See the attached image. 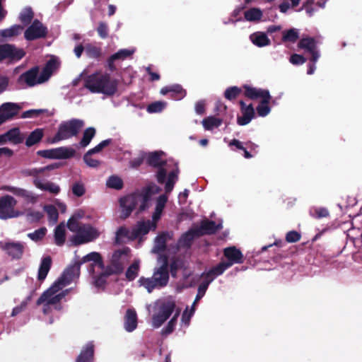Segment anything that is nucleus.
<instances>
[{"label": "nucleus", "mask_w": 362, "mask_h": 362, "mask_svg": "<svg viewBox=\"0 0 362 362\" xmlns=\"http://www.w3.org/2000/svg\"><path fill=\"white\" fill-rule=\"evenodd\" d=\"M100 235V231L90 224H83L78 233L73 235L71 242L76 246L88 243L98 239Z\"/></svg>", "instance_id": "6"}, {"label": "nucleus", "mask_w": 362, "mask_h": 362, "mask_svg": "<svg viewBox=\"0 0 362 362\" xmlns=\"http://www.w3.org/2000/svg\"><path fill=\"white\" fill-rule=\"evenodd\" d=\"M298 46L301 49H305L308 52L316 49L315 40L313 37L302 38L298 42Z\"/></svg>", "instance_id": "47"}, {"label": "nucleus", "mask_w": 362, "mask_h": 362, "mask_svg": "<svg viewBox=\"0 0 362 362\" xmlns=\"http://www.w3.org/2000/svg\"><path fill=\"white\" fill-rule=\"evenodd\" d=\"M52 266V258L50 256H47L44 257L40 263L39 269H38V274H37V279L40 281H42L45 279L50 268Z\"/></svg>", "instance_id": "30"}, {"label": "nucleus", "mask_w": 362, "mask_h": 362, "mask_svg": "<svg viewBox=\"0 0 362 362\" xmlns=\"http://www.w3.org/2000/svg\"><path fill=\"white\" fill-rule=\"evenodd\" d=\"M108 271L105 269L99 275L94 276V284L98 288L104 287L107 283V278L112 274H108Z\"/></svg>", "instance_id": "52"}, {"label": "nucleus", "mask_w": 362, "mask_h": 362, "mask_svg": "<svg viewBox=\"0 0 362 362\" xmlns=\"http://www.w3.org/2000/svg\"><path fill=\"white\" fill-rule=\"evenodd\" d=\"M166 106L163 101H156L147 106L146 110L149 113H158L162 112Z\"/></svg>", "instance_id": "55"}, {"label": "nucleus", "mask_w": 362, "mask_h": 362, "mask_svg": "<svg viewBox=\"0 0 362 362\" xmlns=\"http://www.w3.org/2000/svg\"><path fill=\"white\" fill-rule=\"evenodd\" d=\"M212 281H213V278H211L209 280H206L205 282H204L201 285H199V286L198 288V293L196 296V298L193 302L192 307L195 308V305L204 296L205 292H206L209 284Z\"/></svg>", "instance_id": "54"}, {"label": "nucleus", "mask_w": 362, "mask_h": 362, "mask_svg": "<svg viewBox=\"0 0 362 362\" xmlns=\"http://www.w3.org/2000/svg\"><path fill=\"white\" fill-rule=\"evenodd\" d=\"M167 201L168 197L165 194H161L158 197L156 200L155 211L152 215L153 221L157 222L160 218Z\"/></svg>", "instance_id": "29"}, {"label": "nucleus", "mask_w": 362, "mask_h": 362, "mask_svg": "<svg viewBox=\"0 0 362 362\" xmlns=\"http://www.w3.org/2000/svg\"><path fill=\"white\" fill-rule=\"evenodd\" d=\"M83 86L91 93L112 96L117 91L118 81L110 74L98 71L88 76Z\"/></svg>", "instance_id": "1"}, {"label": "nucleus", "mask_w": 362, "mask_h": 362, "mask_svg": "<svg viewBox=\"0 0 362 362\" xmlns=\"http://www.w3.org/2000/svg\"><path fill=\"white\" fill-rule=\"evenodd\" d=\"M199 237L204 235H213L222 228V224H216L214 221L204 219L201 221L199 227L195 228Z\"/></svg>", "instance_id": "17"}, {"label": "nucleus", "mask_w": 362, "mask_h": 362, "mask_svg": "<svg viewBox=\"0 0 362 362\" xmlns=\"http://www.w3.org/2000/svg\"><path fill=\"white\" fill-rule=\"evenodd\" d=\"M230 267V263L221 262L218 263L216 266L209 269L206 273H203L202 274V276H205L206 280H209L211 278H213L214 279V277L221 275L227 269H228Z\"/></svg>", "instance_id": "26"}, {"label": "nucleus", "mask_w": 362, "mask_h": 362, "mask_svg": "<svg viewBox=\"0 0 362 362\" xmlns=\"http://www.w3.org/2000/svg\"><path fill=\"white\" fill-rule=\"evenodd\" d=\"M81 263H74L68 266L63 272L60 277L45 291L43 292V298L49 293L58 294L64 286L70 284L75 279L80 276Z\"/></svg>", "instance_id": "4"}, {"label": "nucleus", "mask_w": 362, "mask_h": 362, "mask_svg": "<svg viewBox=\"0 0 362 362\" xmlns=\"http://www.w3.org/2000/svg\"><path fill=\"white\" fill-rule=\"evenodd\" d=\"M299 38V35L297 30L294 28H291L283 32L282 41L284 42H289L294 43Z\"/></svg>", "instance_id": "51"}, {"label": "nucleus", "mask_w": 362, "mask_h": 362, "mask_svg": "<svg viewBox=\"0 0 362 362\" xmlns=\"http://www.w3.org/2000/svg\"><path fill=\"white\" fill-rule=\"evenodd\" d=\"M21 107L14 103H4L0 106V122L1 124H4L8 120L12 119L14 117H16Z\"/></svg>", "instance_id": "13"}, {"label": "nucleus", "mask_w": 362, "mask_h": 362, "mask_svg": "<svg viewBox=\"0 0 362 362\" xmlns=\"http://www.w3.org/2000/svg\"><path fill=\"white\" fill-rule=\"evenodd\" d=\"M4 189L16 196L23 198L28 202L35 203L37 201V197L32 192L25 189L12 186H6Z\"/></svg>", "instance_id": "22"}, {"label": "nucleus", "mask_w": 362, "mask_h": 362, "mask_svg": "<svg viewBox=\"0 0 362 362\" xmlns=\"http://www.w3.org/2000/svg\"><path fill=\"white\" fill-rule=\"evenodd\" d=\"M168 235V233H163L156 237L155 250L157 252H163L165 250Z\"/></svg>", "instance_id": "48"}, {"label": "nucleus", "mask_w": 362, "mask_h": 362, "mask_svg": "<svg viewBox=\"0 0 362 362\" xmlns=\"http://www.w3.org/2000/svg\"><path fill=\"white\" fill-rule=\"evenodd\" d=\"M25 55V52L14 45H0V62L7 60L9 63L18 62Z\"/></svg>", "instance_id": "8"}, {"label": "nucleus", "mask_w": 362, "mask_h": 362, "mask_svg": "<svg viewBox=\"0 0 362 362\" xmlns=\"http://www.w3.org/2000/svg\"><path fill=\"white\" fill-rule=\"evenodd\" d=\"M162 95L170 93V97L172 99L180 100L184 98L187 95V91L181 85L174 84L170 86H165L160 89Z\"/></svg>", "instance_id": "18"}, {"label": "nucleus", "mask_w": 362, "mask_h": 362, "mask_svg": "<svg viewBox=\"0 0 362 362\" xmlns=\"http://www.w3.org/2000/svg\"><path fill=\"white\" fill-rule=\"evenodd\" d=\"M37 154L45 158L57 159V148L40 150L37 152Z\"/></svg>", "instance_id": "62"}, {"label": "nucleus", "mask_w": 362, "mask_h": 362, "mask_svg": "<svg viewBox=\"0 0 362 362\" xmlns=\"http://www.w3.org/2000/svg\"><path fill=\"white\" fill-rule=\"evenodd\" d=\"M242 116H238L237 123L240 126L249 124L255 117V109L252 103L247 105L243 100L239 101Z\"/></svg>", "instance_id": "16"}, {"label": "nucleus", "mask_w": 362, "mask_h": 362, "mask_svg": "<svg viewBox=\"0 0 362 362\" xmlns=\"http://www.w3.org/2000/svg\"><path fill=\"white\" fill-rule=\"evenodd\" d=\"M107 187L117 190L121 189L123 186V180L117 175H111L106 182Z\"/></svg>", "instance_id": "50"}, {"label": "nucleus", "mask_w": 362, "mask_h": 362, "mask_svg": "<svg viewBox=\"0 0 362 362\" xmlns=\"http://www.w3.org/2000/svg\"><path fill=\"white\" fill-rule=\"evenodd\" d=\"M96 134V130L94 127H88L83 133V136L79 141V145L82 148H85L89 145L91 140L93 139Z\"/></svg>", "instance_id": "40"}, {"label": "nucleus", "mask_w": 362, "mask_h": 362, "mask_svg": "<svg viewBox=\"0 0 362 362\" xmlns=\"http://www.w3.org/2000/svg\"><path fill=\"white\" fill-rule=\"evenodd\" d=\"M23 30V27L21 25H13L9 28L0 30V36L3 37H12L18 36Z\"/></svg>", "instance_id": "43"}, {"label": "nucleus", "mask_w": 362, "mask_h": 362, "mask_svg": "<svg viewBox=\"0 0 362 362\" xmlns=\"http://www.w3.org/2000/svg\"><path fill=\"white\" fill-rule=\"evenodd\" d=\"M53 165H49L40 168H31V169H23L21 171V173L24 177L32 176L34 179L39 178V175L43 173L46 170L54 169Z\"/></svg>", "instance_id": "36"}, {"label": "nucleus", "mask_w": 362, "mask_h": 362, "mask_svg": "<svg viewBox=\"0 0 362 362\" xmlns=\"http://www.w3.org/2000/svg\"><path fill=\"white\" fill-rule=\"evenodd\" d=\"M0 248L13 259H20L24 252L25 244L21 242H0Z\"/></svg>", "instance_id": "12"}, {"label": "nucleus", "mask_w": 362, "mask_h": 362, "mask_svg": "<svg viewBox=\"0 0 362 362\" xmlns=\"http://www.w3.org/2000/svg\"><path fill=\"white\" fill-rule=\"evenodd\" d=\"M45 209L47 214L49 220L55 223L59 217V213L56 207L53 205H47L45 206Z\"/></svg>", "instance_id": "61"}, {"label": "nucleus", "mask_w": 362, "mask_h": 362, "mask_svg": "<svg viewBox=\"0 0 362 362\" xmlns=\"http://www.w3.org/2000/svg\"><path fill=\"white\" fill-rule=\"evenodd\" d=\"M271 98L272 96L270 95L267 98H265L262 99L259 104L257 106L256 110L259 116L265 117L269 114L271 108L269 106V104L270 103Z\"/></svg>", "instance_id": "41"}, {"label": "nucleus", "mask_w": 362, "mask_h": 362, "mask_svg": "<svg viewBox=\"0 0 362 362\" xmlns=\"http://www.w3.org/2000/svg\"><path fill=\"white\" fill-rule=\"evenodd\" d=\"M151 228L150 221H141L138 223L136 227L132 231V236L133 238H136L142 235L147 234Z\"/></svg>", "instance_id": "38"}, {"label": "nucleus", "mask_w": 362, "mask_h": 362, "mask_svg": "<svg viewBox=\"0 0 362 362\" xmlns=\"http://www.w3.org/2000/svg\"><path fill=\"white\" fill-rule=\"evenodd\" d=\"M175 302L173 300H165L160 303L158 313L153 315V327H160L173 314L175 309Z\"/></svg>", "instance_id": "7"}, {"label": "nucleus", "mask_w": 362, "mask_h": 362, "mask_svg": "<svg viewBox=\"0 0 362 362\" xmlns=\"http://www.w3.org/2000/svg\"><path fill=\"white\" fill-rule=\"evenodd\" d=\"M7 143L13 145L22 144L25 140V135L21 132L19 127H13L5 132Z\"/></svg>", "instance_id": "23"}, {"label": "nucleus", "mask_w": 362, "mask_h": 362, "mask_svg": "<svg viewBox=\"0 0 362 362\" xmlns=\"http://www.w3.org/2000/svg\"><path fill=\"white\" fill-rule=\"evenodd\" d=\"M54 240L55 243L59 246H62L64 244L66 240V231L63 224H59L55 228Z\"/></svg>", "instance_id": "44"}, {"label": "nucleus", "mask_w": 362, "mask_h": 362, "mask_svg": "<svg viewBox=\"0 0 362 362\" xmlns=\"http://www.w3.org/2000/svg\"><path fill=\"white\" fill-rule=\"evenodd\" d=\"M250 39L252 42L259 47L269 45L271 44L270 40L267 35L262 32H256L250 35Z\"/></svg>", "instance_id": "28"}, {"label": "nucleus", "mask_w": 362, "mask_h": 362, "mask_svg": "<svg viewBox=\"0 0 362 362\" xmlns=\"http://www.w3.org/2000/svg\"><path fill=\"white\" fill-rule=\"evenodd\" d=\"M34 17V13L30 7L25 8L20 13L19 20L27 25H29Z\"/></svg>", "instance_id": "49"}, {"label": "nucleus", "mask_w": 362, "mask_h": 362, "mask_svg": "<svg viewBox=\"0 0 362 362\" xmlns=\"http://www.w3.org/2000/svg\"><path fill=\"white\" fill-rule=\"evenodd\" d=\"M133 54V51L127 49H119L116 53L110 56L106 62L105 67L110 72H115L117 71L115 63L119 60H124Z\"/></svg>", "instance_id": "15"}, {"label": "nucleus", "mask_w": 362, "mask_h": 362, "mask_svg": "<svg viewBox=\"0 0 362 362\" xmlns=\"http://www.w3.org/2000/svg\"><path fill=\"white\" fill-rule=\"evenodd\" d=\"M195 238H199L198 233L196 232V228H190L179 238L178 245L181 247L189 248L191 247Z\"/></svg>", "instance_id": "25"}, {"label": "nucleus", "mask_w": 362, "mask_h": 362, "mask_svg": "<svg viewBox=\"0 0 362 362\" xmlns=\"http://www.w3.org/2000/svg\"><path fill=\"white\" fill-rule=\"evenodd\" d=\"M39 70L40 69L37 66L31 68L19 76L18 81L25 82L29 87H33L37 84L45 83V81H41V74L38 76Z\"/></svg>", "instance_id": "14"}, {"label": "nucleus", "mask_w": 362, "mask_h": 362, "mask_svg": "<svg viewBox=\"0 0 362 362\" xmlns=\"http://www.w3.org/2000/svg\"><path fill=\"white\" fill-rule=\"evenodd\" d=\"M262 11L259 8H251L244 12V18L249 22H258L262 17Z\"/></svg>", "instance_id": "35"}, {"label": "nucleus", "mask_w": 362, "mask_h": 362, "mask_svg": "<svg viewBox=\"0 0 362 362\" xmlns=\"http://www.w3.org/2000/svg\"><path fill=\"white\" fill-rule=\"evenodd\" d=\"M33 184L38 189L47 191L54 194H57L60 192V187L59 185L53 182H47L45 184H43L40 178L34 179Z\"/></svg>", "instance_id": "32"}, {"label": "nucleus", "mask_w": 362, "mask_h": 362, "mask_svg": "<svg viewBox=\"0 0 362 362\" xmlns=\"http://www.w3.org/2000/svg\"><path fill=\"white\" fill-rule=\"evenodd\" d=\"M62 296L58 294H54L52 293H49L45 297L43 298V293L41 294L40 298L37 299L36 302L37 305H40L42 303H47L49 305H54V308L56 310H60L62 309V305L59 304L62 300Z\"/></svg>", "instance_id": "21"}, {"label": "nucleus", "mask_w": 362, "mask_h": 362, "mask_svg": "<svg viewBox=\"0 0 362 362\" xmlns=\"http://www.w3.org/2000/svg\"><path fill=\"white\" fill-rule=\"evenodd\" d=\"M17 201L10 195L0 197V218L6 220L17 216L15 206Z\"/></svg>", "instance_id": "10"}, {"label": "nucleus", "mask_w": 362, "mask_h": 362, "mask_svg": "<svg viewBox=\"0 0 362 362\" xmlns=\"http://www.w3.org/2000/svg\"><path fill=\"white\" fill-rule=\"evenodd\" d=\"M139 270L140 261L138 259H135L126 271V279L129 281L134 280L137 277Z\"/></svg>", "instance_id": "39"}, {"label": "nucleus", "mask_w": 362, "mask_h": 362, "mask_svg": "<svg viewBox=\"0 0 362 362\" xmlns=\"http://www.w3.org/2000/svg\"><path fill=\"white\" fill-rule=\"evenodd\" d=\"M244 89V95L245 97L255 100L259 98H267L268 96L270 95V93L268 90L257 88L255 87L250 86L249 85H244L243 86Z\"/></svg>", "instance_id": "19"}, {"label": "nucleus", "mask_w": 362, "mask_h": 362, "mask_svg": "<svg viewBox=\"0 0 362 362\" xmlns=\"http://www.w3.org/2000/svg\"><path fill=\"white\" fill-rule=\"evenodd\" d=\"M85 52L88 57L100 60L103 57V49L101 47L92 44H87L85 46Z\"/></svg>", "instance_id": "37"}, {"label": "nucleus", "mask_w": 362, "mask_h": 362, "mask_svg": "<svg viewBox=\"0 0 362 362\" xmlns=\"http://www.w3.org/2000/svg\"><path fill=\"white\" fill-rule=\"evenodd\" d=\"M44 136V131L42 129H35L28 135L25 139V144L27 147H31L40 142Z\"/></svg>", "instance_id": "31"}, {"label": "nucleus", "mask_w": 362, "mask_h": 362, "mask_svg": "<svg viewBox=\"0 0 362 362\" xmlns=\"http://www.w3.org/2000/svg\"><path fill=\"white\" fill-rule=\"evenodd\" d=\"M47 35V28L39 20L35 19L25 30L24 37L32 41L40 38H44Z\"/></svg>", "instance_id": "11"}, {"label": "nucleus", "mask_w": 362, "mask_h": 362, "mask_svg": "<svg viewBox=\"0 0 362 362\" xmlns=\"http://www.w3.org/2000/svg\"><path fill=\"white\" fill-rule=\"evenodd\" d=\"M129 233V231L126 227H119L116 232L115 243L116 245H120L122 243L121 238L128 237Z\"/></svg>", "instance_id": "64"}, {"label": "nucleus", "mask_w": 362, "mask_h": 362, "mask_svg": "<svg viewBox=\"0 0 362 362\" xmlns=\"http://www.w3.org/2000/svg\"><path fill=\"white\" fill-rule=\"evenodd\" d=\"M139 202L140 195L139 193H132L121 197L119 200L121 209L120 218L122 219L128 218Z\"/></svg>", "instance_id": "9"}, {"label": "nucleus", "mask_w": 362, "mask_h": 362, "mask_svg": "<svg viewBox=\"0 0 362 362\" xmlns=\"http://www.w3.org/2000/svg\"><path fill=\"white\" fill-rule=\"evenodd\" d=\"M163 153L162 151L150 153L147 158L148 165L154 168L164 167L166 165V161L161 158Z\"/></svg>", "instance_id": "33"}, {"label": "nucleus", "mask_w": 362, "mask_h": 362, "mask_svg": "<svg viewBox=\"0 0 362 362\" xmlns=\"http://www.w3.org/2000/svg\"><path fill=\"white\" fill-rule=\"evenodd\" d=\"M169 265L168 259L165 257L162 264L154 269L151 277L141 276L138 280V284L150 293L156 288L165 287L169 282Z\"/></svg>", "instance_id": "2"}, {"label": "nucleus", "mask_w": 362, "mask_h": 362, "mask_svg": "<svg viewBox=\"0 0 362 362\" xmlns=\"http://www.w3.org/2000/svg\"><path fill=\"white\" fill-rule=\"evenodd\" d=\"M85 185L81 181H77L73 183L71 192L77 197H81L86 193Z\"/></svg>", "instance_id": "56"}, {"label": "nucleus", "mask_w": 362, "mask_h": 362, "mask_svg": "<svg viewBox=\"0 0 362 362\" xmlns=\"http://www.w3.org/2000/svg\"><path fill=\"white\" fill-rule=\"evenodd\" d=\"M81 216H77L76 217V214L71 217L67 222V227L69 229V230L72 232H75L76 234L78 233L79 230L81 229V226H79L78 222L77 221V218H80Z\"/></svg>", "instance_id": "63"}, {"label": "nucleus", "mask_w": 362, "mask_h": 362, "mask_svg": "<svg viewBox=\"0 0 362 362\" xmlns=\"http://www.w3.org/2000/svg\"><path fill=\"white\" fill-rule=\"evenodd\" d=\"M129 252L130 249L125 247L122 249L117 250L113 252L110 264L105 268L110 272L108 274L118 275L123 272L126 262V257Z\"/></svg>", "instance_id": "5"}, {"label": "nucleus", "mask_w": 362, "mask_h": 362, "mask_svg": "<svg viewBox=\"0 0 362 362\" xmlns=\"http://www.w3.org/2000/svg\"><path fill=\"white\" fill-rule=\"evenodd\" d=\"M94 345L92 342L88 343L81 350L76 358V362H90L93 358Z\"/></svg>", "instance_id": "27"}, {"label": "nucleus", "mask_w": 362, "mask_h": 362, "mask_svg": "<svg viewBox=\"0 0 362 362\" xmlns=\"http://www.w3.org/2000/svg\"><path fill=\"white\" fill-rule=\"evenodd\" d=\"M76 150L71 147L61 146L57 148V159H69L74 157Z\"/></svg>", "instance_id": "46"}, {"label": "nucleus", "mask_w": 362, "mask_h": 362, "mask_svg": "<svg viewBox=\"0 0 362 362\" xmlns=\"http://www.w3.org/2000/svg\"><path fill=\"white\" fill-rule=\"evenodd\" d=\"M223 123V119L210 116L202 120V125L206 130H212L214 128L218 127Z\"/></svg>", "instance_id": "42"}, {"label": "nucleus", "mask_w": 362, "mask_h": 362, "mask_svg": "<svg viewBox=\"0 0 362 362\" xmlns=\"http://www.w3.org/2000/svg\"><path fill=\"white\" fill-rule=\"evenodd\" d=\"M101 257L102 256L99 252H90L89 254L85 255L82 258L81 261H78V262H76L75 263H81V265L83 263L92 261V262H93V264H96L97 262H98V260H100Z\"/></svg>", "instance_id": "58"}, {"label": "nucleus", "mask_w": 362, "mask_h": 362, "mask_svg": "<svg viewBox=\"0 0 362 362\" xmlns=\"http://www.w3.org/2000/svg\"><path fill=\"white\" fill-rule=\"evenodd\" d=\"M326 1L327 0H306L303 5V8L305 9L306 12L311 16L315 11V8L313 7V5L323 8Z\"/></svg>", "instance_id": "45"}, {"label": "nucleus", "mask_w": 362, "mask_h": 362, "mask_svg": "<svg viewBox=\"0 0 362 362\" xmlns=\"http://www.w3.org/2000/svg\"><path fill=\"white\" fill-rule=\"evenodd\" d=\"M126 331L131 332L137 327V315L134 309H127L124 317Z\"/></svg>", "instance_id": "24"}, {"label": "nucleus", "mask_w": 362, "mask_h": 362, "mask_svg": "<svg viewBox=\"0 0 362 362\" xmlns=\"http://www.w3.org/2000/svg\"><path fill=\"white\" fill-rule=\"evenodd\" d=\"M310 214L312 217L320 219L329 216V212L325 207H315L310 209Z\"/></svg>", "instance_id": "53"}, {"label": "nucleus", "mask_w": 362, "mask_h": 362, "mask_svg": "<svg viewBox=\"0 0 362 362\" xmlns=\"http://www.w3.org/2000/svg\"><path fill=\"white\" fill-rule=\"evenodd\" d=\"M47 229L45 227H42L39 229L35 230L33 233L28 234V237L32 240L37 242L41 240L46 235Z\"/></svg>", "instance_id": "59"}, {"label": "nucleus", "mask_w": 362, "mask_h": 362, "mask_svg": "<svg viewBox=\"0 0 362 362\" xmlns=\"http://www.w3.org/2000/svg\"><path fill=\"white\" fill-rule=\"evenodd\" d=\"M223 255L228 259L226 263H230L231 266L233 264H241L243 262V255L241 251L235 247H228L224 249Z\"/></svg>", "instance_id": "20"}, {"label": "nucleus", "mask_w": 362, "mask_h": 362, "mask_svg": "<svg viewBox=\"0 0 362 362\" xmlns=\"http://www.w3.org/2000/svg\"><path fill=\"white\" fill-rule=\"evenodd\" d=\"M84 125V121L80 119H71L63 122L59 124L56 134L52 139H48V142L56 144L60 141L76 136Z\"/></svg>", "instance_id": "3"}, {"label": "nucleus", "mask_w": 362, "mask_h": 362, "mask_svg": "<svg viewBox=\"0 0 362 362\" xmlns=\"http://www.w3.org/2000/svg\"><path fill=\"white\" fill-rule=\"evenodd\" d=\"M180 310L176 311V313H175L173 317L170 320L167 326L163 329V332L165 334H169L174 331L175 327L177 324V317L180 315Z\"/></svg>", "instance_id": "60"}, {"label": "nucleus", "mask_w": 362, "mask_h": 362, "mask_svg": "<svg viewBox=\"0 0 362 362\" xmlns=\"http://www.w3.org/2000/svg\"><path fill=\"white\" fill-rule=\"evenodd\" d=\"M57 62L56 59H52L49 60L41 72V81H47L54 69H57Z\"/></svg>", "instance_id": "34"}, {"label": "nucleus", "mask_w": 362, "mask_h": 362, "mask_svg": "<svg viewBox=\"0 0 362 362\" xmlns=\"http://www.w3.org/2000/svg\"><path fill=\"white\" fill-rule=\"evenodd\" d=\"M241 88L238 86H231L228 88L224 93V97L228 100L235 99L240 93Z\"/></svg>", "instance_id": "57"}]
</instances>
